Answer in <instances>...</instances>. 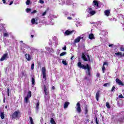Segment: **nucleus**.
I'll return each instance as SVG.
<instances>
[{
  "mask_svg": "<svg viewBox=\"0 0 124 124\" xmlns=\"http://www.w3.org/2000/svg\"><path fill=\"white\" fill-rule=\"evenodd\" d=\"M25 57L26 60H27L28 62H30V61H31V55H30V54H29L26 53L25 55Z\"/></svg>",
  "mask_w": 124,
  "mask_h": 124,
  "instance_id": "nucleus-10",
  "label": "nucleus"
},
{
  "mask_svg": "<svg viewBox=\"0 0 124 124\" xmlns=\"http://www.w3.org/2000/svg\"><path fill=\"white\" fill-rule=\"evenodd\" d=\"M104 13L106 16H109L110 15V10L105 11Z\"/></svg>",
  "mask_w": 124,
  "mask_h": 124,
  "instance_id": "nucleus-16",
  "label": "nucleus"
},
{
  "mask_svg": "<svg viewBox=\"0 0 124 124\" xmlns=\"http://www.w3.org/2000/svg\"><path fill=\"white\" fill-rule=\"evenodd\" d=\"M89 39H93V38H94V36L93 35V34H90L89 36Z\"/></svg>",
  "mask_w": 124,
  "mask_h": 124,
  "instance_id": "nucleus-18",
  "label": "nucleus"
},
{
  "mask_svg": "<svg viewBox=\"0 0 124 124\" xmlns=\"http://www.w3.org/2000/svg\"><path fill=\"white\" fill-rule=\"evenodd\" d=\"M21 43H23V41H20Z\"/></svg>",
  "mask_w": 124,
  "mask_h": 124,
  "instance_id": "nucleus-63",
  "label": "nucleus"
},
{
  "mask_svg": "<svg viewBox=\"0 0 124 124\" xmlns=\"http://www.w3.org/2000/svg\"><path fill=\"white\" fill-rule=\"evenodd\" d=\"M115 85H114V86L112 87L111 91V92H115Z\"/></svg>",
  "mask_w": 124,
  "mask_h": 124,
  "instance_id": "nucleus-37",
  "label": "nucleus"
},
{
  "mask_svg": "<svg viewBox=\"0 0 124 124\" xmlns=\"http://www.w3.org/2000/svg\"><path fill=\"white\" fill-rule=\"evenodd\" d=\"M73 59H74V56H72L71 57V61H72V60H73Z\"/></svg>",
  "mask_w": 124,
  "mask_h": 124,
  "instance_id": "nucleus-55",
  "label": "nucleus"
},
{
  "mask_svg": "<svg viewBox=\"0 0 124 124\" xmlns=\"http://www.w3.org/2000/svg\"><path fill=\"white\" fill-rule=\"evenodd\" d=\"M23 53H24V54H26V52L24 51V52H23Z\"/></svg>",
  "mask_w": 124,
  "mask_h": 124,
  "instance_id": "nucleus-64",
  "label": "nucleus"
},
{
  "mask_svg": "<svg viewBox=\"0 0 124 124\" xmlns=\"http://www.w3.org/2000/svg\"><path fill=\"white\" fill-rule=\"evenodd\" d=\"M6 98H5V97H4V98H3V103H5V100H6Z\"/></svg>",
  "mask_w": 124,
  "mask_h": 124,
  "instance_id": "nucleus-53",
  "label": "nucleus"
},
{
  "mask_svg": "<svg viewBox=\"0 0 124 124\" xmlns=\"http://www.w3.org/2000/svg\"><path fill=\"white\" fill-rule=\"evenodd\" d=\"M34 36L33 35H31V38H33V37H34Z\"/></svg>",
  "mask_w": 124,
  "mask_h": 124,
  "instance_id": "nucleus-59",
  "label": "nucleus"
},
{
  "mask_svg": "<svg viewBox=\"0 0 124 124\" xmlns=\"http://www.w3.org/2000/svg\"><path fill=\"white\" fill-rule=\"evenodd\" d=\"M5 109H7V106H5Z\"/></svg>",
  "mask_w": 124,
  "mask_h": 124,
  "instance_id": "nucleus-62",
  "label": "nucleus"
},
{
  "mask_svg": "<svg viewBox=\"0 0 124 124\" xmlns=\"http://www.w3.org/2000/svg\"><path fill=\"white\" fill-rule=\"evenodd\" d=\"M21 116H22V114L20 110L15 111L11 115L12 120L19 119V118H21Z\"/></svg>",
  "mask_w": 124,
  "mask_h": 124,
  "instance_id": "nucleus-2",
  "label": "nucleus"
},
{
  "mask_svg": "<svg viewBox=\"0 0 124 124\" xmlns=\"http://www.w3.org/2000/svg\"><path fill=\"white\" fill-rule=\"evenodd\" d=\"M100 95V91H98L96 93L95 98L97 101L99 100V96Z\"/></svg>",
  "mask_w": 124,
  "mask_h": 124,
  "instance_id": "nucleus-9",
  "label": "nucleus"
},
{
  "mask_svg": "<svg viewBox=\"0 0 124 124\" xmlns=\"http://www.w3.org/2000/svg\"><path fill=\"white\" fill-rule=\"evenodd\" d=\"M30 98H29L28 97H25L24 98V101L26 103H29V99Z\"/></svg>",
  "mask_w": 124,
  "mask_h": 124,
  "instance_id": "nucleus-27",
  "label": "nucleus"
},
{
  "mask_svg": "<svg viewBox=\"0 0 124 124\" xmlns=\"http://www.w3.org/2000/svg\"><path fill=\"white\" fill-rule=\"evenodd\" d=\"M107 85H108V83H105L104 84V87H107Z\"/></svg>",
  "mask_w": 124,
  "mask_h": 124,
  "instance_id": "nucleus-54",
  "label": "nucleus"
},
{
  "mask_svg": "<svg viewBox=\"0 0 124 124\" xmlns=\"http://www.w3.org/2000/svg\"><path fill=\"white\" fill-rule=\"evenodd\" d=\"M64 55H66V52H63L61 53L60 55V57H62V56H64Z\"/></svg>",
  "mask_w": 124,
  "mask_h": 124,
  "instance_id": "nucleus-31",
  "label": "nucleus"
},
{
  "mask_svg": "<svg viewBox=\"0 0 124 124\" xmlns=\"http://www.w3.org/2000/svg\"><path fill=\"white\" fill-rule=\"evenodd\" d=\"M88 107H87V106L85 107V114L87 115L88 114Z\"/></svg>",
  "mask_w": 124,
  "mask_h": 124,
  "instance_id": "nucleus-30",
  "label": "nucleus"
},
{
  "mask_svg": "<svg viewBox=\"0 0 124 124\" xmlns=\"http://www.w3.org/2000/svg\"><path fill=\"white\" fill-rule=\"evenodd\" d=\"M52 89V90H54L55 89V86H53Z\"/></svg>",
  "mask_w": 124,
  "mask_h": 124,
  "instance_id": "nucleus-60",
  "label": "nucleus"
},
{
  "mask_svg": "<svg viewBox=\"0 0 124 124\" xmlns=\"http://www.w3.org/2000/svg\"><path fill=\"white\" fill-rule=\"evenodd\" d=\"M51 50H52V48H50V47H48L47 48V50L49 51V52H50Z\"/></svg>",
  "mask_w": 124,
  "mask_h": 124,
  "instance_id": "nucleus-49",
  "label": "nucleus"
},
{
  "mask_svg": "<svg viewBox=\"0 0 124 124\" xmlns=\"http://www.w3.org/2000/svg\"><path fill=\"white\" fill-rule=\"evenodd\" d=\"M30 11H31V9H30V8H27V9H26V12H27V13H29V12Z\"/></svg>",
  "mask_w": 124,
  "mask_h": 124,
  "instance_id": "nucleus-36",
  "label": "nucleus"
},
{
  "mask_svg": "<svg viewBox=\"0 0 124 124\" xmlns=\"http://www.w3.org/2000/svg\"><path fill=\"white\" fill-rule=\"evenodd\" d=\"M77 111L78 112V113H80L81 112H82V109L81 108V105L80 104V102H78L77 103Z\"/></svg>",
  "mask_w": 124,
  "mask_h": 124,
  "instance_id": "nucleus-4",
  "label": "nucleus"
},
{
  "mask_svg": "<svg viewBox=\"0 0 124 124\" xmlns=\"http://www.w3.org/2000/svg\"><path fill=\"white\" fill-rule=\"evenodd\" d=\"M62 63L63 64H64V65H67V62H66V61L63 60V61H62Z\"/></svg>",
  "mask_w": 124,
  "mask_h": 124,
  "instance_id": "nucleus-32",
  "label": "nucleus"
},
{
  "mask_svg": "<svg viewBox=\"0 0 124 124\" xmlns=\"http://www.w3.org/2000/svg\"><path fill=\"white\" fill-rule=\"evenodd\" d=\"M21 74L23 77H24V76H27V74H26V71H22L21 72Z\"/></svg>",
  "mask_w": 124,
  "mask_h": 124,
  "instance_id": "nucleus-29",
  "label": "nucleus"
},
{
  "mask_svg": "<svg viewBox=\"0 0 124 124\" xmlns=\"http://www.w3.org/2000/svg\"><path fill=\"white\" fill-rule=\"evenodd\" d=\"M13 1H11L9 3V5H12V4H13Z\"/></svg>",
  "mask_w": 124,
  "mask_h": 124,
  "instance_id": "nucleus-50",
  "label": "nucleus"
},
{
  "mask_svg": "<svg viewBox=\"0 0 124 124\" xmlns=\"http://www.w3.org/2000/svg\"><path fill=\"white\" fill-rule=\"evenodd\" d=\"M70 104V103L69 102H65L64 104V109H66L67 107H68V105Z\"/></svg>",
  "mask_w": 124,
  "mask_h": 124,
  "instance_id": "nucleus-15",
  "label": "nucleus"
},
{
  "mask_svg": "<svg viewBox=\"0 0 124 124\" xmlns=\"http://www.w3.org/2000/svg\"><path fill=\"white\" fill-rule=\"evenodd\" d=\"M120 51H123V52H124V47L123 46H121L120 47Z\"/></svg>",
  "mask_w": 124,
  "mask_h": 124,
  "instance_id": "nucleus-42",
  "label": "nucleus"
},
{
  "mask_svg": "<svg viewBox=\"0 0 124 124\" xmlns=\"http://www.w3.org/2000/svg\"><path fill=\"white\" fill-rule=\"evenodd\" d=\"M95 13H96V12H95V11L93 10L92 12H90L89 14H90V15H92V16L94 15V14H95Z\"/></svg>",
  "mask_w": 124,
  "mask_h": 124,
  "instance_id": "nucleus-25",
  "label": "nucleus"
},
{
  "mask_svg": "<svg viewBox=\"0 0 124 124\" xmlns=\"http://www.w3.org/2000/svg\"><path fill=\"white\" fill-rule=\"evenodd\" d=\"M44 92L45 93V95H47L48 94V91L47 90V88H46V85H44Z\"/></svg>",
  "mask_w": 124,
  "mask_h": 124,
  "instance_id": "nucleus-13",
  "label": "nucleus"
},
{
  "mask_svg": "<svg viewBox=\"0 0 124 124\" xmlns=\"http://www.w3.org/2000/svg\"><path fill=\"white\" fill-rule=\"evenodd\" d=\"M116 82L117 83L118 85H120V86H124V83L119 78L116 79Z\"/></svg>",
  "mask_w": 124,
  "mask_h": 124,
  "instance_id": "nucleus-8",
  "label": "nucleus"
},
{
  "mask_svg": "<svg viewBox=\"0 0 124 124\" xmlns=\"http://www.w3.org/2000/svg\"><path fill=\"white\" fill-rule=\"evenodd\" d=\"M113 45H113V44H110V45H108V46H109V47H112V46H113Z\"/></svg>",
  "mask_w": 124,
  "mask_h": 124,
  "instance_id": "nucleus-56",
  "label": "nucleus"
},
{
  "mask_svg": "<svg viewBox=\"0 0 124 124\" xmlns=\"http://www.w3.org/2000/svg\"><path fill=\"white\" fill-rule=\"evenodd\" d=\"M29 119L30 120L31 124H34V123H33V120L32 119V117H30Z\"/></svg>",
  "mask_w": 124,
  "mask_h": 124,
  "instance_id": "nucleus-28",
  "label": "nucleus"
},
{
  "mask_svg": "<svg viewBox=\"0 0 124 124\" xmlns=\"http://www.w3.org/2000/svg\"><path fill=\"white\" fill-rule=\"evenodd\" d=\"M0 118L2 120H3L4 119V112H1L0 113Z\"/></svg>",
  "mask_w": 124,
  "mask_h": 124,
  "instance_id": "nucleus-24",
  "label": "nucleus"
},
{
  "mask_svg": "<svg viewBox=\"0 0 124 124\" xmlns=\"http://www.w3.org/2000/svg\"><path fill=\"white\" fill-rule=\"evenodd\" d=\"M87 122H90V119H88L86 120Z\"/></svg>",
  "mask_w": 124,
  "mask_h": 124,
  "instance_id": "nucleus-61",
  "label": "nucleus"
},
{
  "mask_svg": "<svg viewBox=\"0 0 124 124\" xmlns=\"http://www.w3.org/2000/svg\"><path fill=\"white\" fill-rule=\"evenodd\" d=\"M9 34L7 33H4L3 34V36L4 37H8V36H9Z\"/></svg>",
  "mask_w": 124,
  "mask_h": 124,
  "instance_id": "nucleus-34",
  "label": "nucleus"
},
{
  "mask_svg": "<svg viewBox=\"0 0 124 124\" xmlns=\"http://www.w3.org/2000/svg\"><path fill=\"white\" fill-rule=\"evenodd\" d=\"M39 101H38V102H37L36 104V111H38V110H39Z\"/></svg>",
  "mask_w": 124,
  "mask_h": 124,
  "instance_id": "nucleus-17",
  "label": "nucleus"
},
{
  "mask_svg": "<svg viewBox=\"0 0 124 124\" xmlns=\"http://www.w3.org/2000/svg\"><path fill=\"white\" fill-rule=\"evenodd\" d=\"M87 12L90 14V12H92L93 11V8L92 7H88L86 10Z\"/></svg>",
  "mask_w": 124,
  "mask_h": 124,
  "instance_id": "nucleus-21",
  "label": "nucleus"
},
{
  "mask_svg": "<svg viewBox=\"0 0 124 124\" xmlns=\"http://www.w3.org/2000/svg\"><path fill=\"white\" fill-rule=\"evenodd\" d=\"M96 76L97 77L100 78V74H99V73H98L96 74Z\"/></svg>",
  "mask_w": 124,
  "mask_h": 124,
  "instance_id": "nucleus-48",
  "label": "nucleus"
},
{
  "mask_svg": "<svg viewBox=\"0 0 124 124\" xmlns=\"http://www.w3.org/2000/svg\"><path fill=\"white\" fill-rule=\"evenodd\" d=\"M7 56H8V53H6L4 54L0 59V62H3L5 60V58H7Z\"/></svg>",
  "mask_w": 124,
  "mask_h": 124,
  "instance_id": "nucleus-7",
  "label": "nucleus"
},
{
  "mask_svg": "<svg viewBox=\"0 0 124 124\" xmlns=\"http://www.w3.org/2000/svg\"><path fill=\"white\" fill-rule=\"evenodd\" d=\"M84 79H85V80H88V77H85L84 78Z\"/></svg>",
  "mask_w": 124,
  "mask_h": 124,
  "instance_id": "nucleus-57",
  "label": "nucleus"
},
{
  "mask_svg": "<svg viewBox=\"0 0 124 124\" xmlns=\"http://www.w3.org/2000/svg\"><path fill=\"white\" fill-rule=\"evenodd\" d=\"M7 93L8 96H9V88L7 89Z\"/></svg>",
  "mask_w": 124,
  "mask_h": 124,
  "instance_id": "nucleus-40",
  "label": "nucleus"
},
{
  "mask_svg": "<svg viewBox=\"0 0 124 124\" xmlns=\"http://www.w3.org/2000/svg\"><path fill=\"white\" fill-rule=\"evenodd\" d=\"M82 59L84 61V62H88V59L84 53H82Z\"/></svg>",
  "mask_w": 124,
  "mask_h": 124,
  "instance_id": "nucleus-14",
  "label": "nucleus"
},
{
  "mask_svg": "<svg viewBox=\"0 0 124 124\" xmlns=\"http://www.w3.org/2000/svg\"><path fill=\"white\" fill-rule=\"evenodd\" d=\"M67 19H68V20H72V17H70V16H68V17H67Z\"/></svg>",
  "mask_w": 124,
  "mask_h": 124,
  "instance_id": "nucleus-51",
  "label": "nucleus"
},
{
  "mask_svg": "<svg viewBox=\"0 0 124 124\" xmlns=\"http://www.w3.org/2000/svg\"><path fill=\"white\" fill-rule=\"evenodd\" d=\"M62 50H64V51L66 50V46H64V47H62Z\"/></svg>",
  "mask_w": 124,
  "mask_h": 124,
  "instance_id": "nucleus-47",
  "label": "nucleus"
},
{
  "mask_svg": "<svg viewBox=\"0 0 124 124\" xmlns=\"http://www.w3.org/2000/svg\"><path fill=\"white\" fill-rule=\"evenodd\" d=\"M116 57H118V58H123L124 57V53H122V52H116L115 53Z\"/></svg>",
  "mask_w": 124,
  "mask_h": 124,
  "instance_id": "nucleus-5",
  "label": "nucleus"
},
{
  "mask_svg": "<svg viewBox=\"0 0 124 124\" xmlns=\"http://www.w3.org/2000/svg\"><path fill=\"white\" fill-rule=\"evenodd\" d=\"M50 124H56V121L54 120V118H51L50 119Z\"/></svg>",
  "mask_w": 124,
  "mask_h": 124,
  "instance_id": "nucleus-22",
  "label": "nucleus"
},
{
  "mask_svg": "<svg viewBox=\"0 0 124 124\" xmlns=\"http://www.w3.org/2000/svg\"><path fill=\"white\" fill-rule=\"evenodd\" d=\"M78 66L79 67V68H82V69H87V71L86 72V74L88 75V76H92V72H91V69H92V67L90 66L89 64H87L86 65L82 64L81 62H78Z\"/></svg>",
  "mask_w": 124,
  "mask_h": 124,
  "instance_id": "nucleus-1",
  "label": "nucleus"
},
{
  "mask_svg": "<svg viewBox=\"0 0 124 124\" xmlns=\"http://www.w3.org/2000/svg\"><path fill=\"white\" fill-rule=\"evenodd\" d=\"M39 2H40V3L43 4V3H44V1H43V0H40Z\"/></svg>",
  "mask_w": 124,
  "mask_h": 124,
  "instance_id": "nucleus-44",
  "label": "nucleus"
},
{
  "mask_svg": "<svg viewBox=\"0 0 124 124\" xmlns=\"http://www.w3.org/2000/svg\"><path fill=\"white\" fill-rule=\"evenodd\" d=\"M74 32V30H72L71 31H69V30H67L65 31L64 34L65 35H70V34H72Z\"/></svg>",
  "mask_w": 124,
  "mask_h": 124,
  "instance_id": "nucleus-6",
  "label": "nucleus"
},
{
  "mask_svg": "<svg viewBox=\"0 0 124 124\" xmlns=\"http://www.w3.org/2000/svg\"><path fill=\"white\" fill-rule=\"evenodd\" d=\"M42 72L43 75V78L45 79V81H46L47 80V78L46 77V68H45V67H42Z\"/></svg>",
  "mask_w": 124,
  "mask_h": 124,
  "instance_id": "nucleus-3",
  "label": "nucleus"
},
{
  "mask_svg": "<svg viewBox=\"0 0 124 124\" xmlns=\"http://www.w3.org/2000/svg\"><path fill=\"white\" fill-rule=\"evenodd\" d=\"M102 70L103 71V73H104V70H105V66H103L102 68Z\"/></svg>",
  "mask_w": 124,
  "mask_h": 124,
  "instance_id": "nucleus-39",
  "label": "nucleus"
},
{
  "mask_svg": "<svg viewBox=\"0 0 124 124\" xmlns=\"http://www.w3.org/2000/svg\"><path fill=\"white\" fill-rule=\"evenodd\" d=\"M104 65H108V62H104L103 63V65L104 66Z\"/></svg>",
  "mask_w": 124,
  "mask_h": 124,
  "instance_id": "nucleus-43",
  "label": "nucleus"
},
{
  "mask_svg": "<svg viewBox=\"0 0 124 124\" xmlns=\"http://www.w3.org/2000/svg\"><path fill=\"white\" fill-rule=\"evenodd\" d=\"M5 0H2L3 3L4 4H5V2H6V1H5Z\"/></svg>",
  "mask_w": 124,
  "mask_h": 124,
  "instance_id": "nucleus-58",
  "label": "nucleus"
},
{
  "mask_svg": "<svg viewBox=\"0 0 124 124\" xmlns=\"http://www.w3.org/2000/svg\"><path fill=\"white\" fill-rule=\"evenodd\" d=\"M80 40H81V36H78L74 40V43H78V42H80Z\"/></svg>",
  "mask_w": 124,
  "mask_h": 124,
  "instance_id": "nucleus-11",
  "label": "nucleus"
},
{
  "mask_svg": "<svg viewBox=\"0 0 124 124\" xmlns=\"http://www.w3.org/2000/svg\"><path fill=\"white\" fill-rule=\"evenodd\" d=\"M47 13L46 11L42 14V16H45L46 15V14Z\"/></svg>",
  "mask_w": 124,
  "mask_h": 124,
  "instance_id": "nucleus-45",
  "label": "nucleus"
},
{
  "mask_svg": "<svg viewBox=\"0 0 124 124\" xmlns=\"http://www.w3.org/2000/svg\"><path fill=\"white\" fill-rule=\"evenodd\" d=\"M26 97L29 98H30V97H31V91L28 92L27 93V96Z\"/></svg>",
  "mask_w": 124,
  "mask_h": 124,
  "instance_id": "nucleus-19",
  "label": "nucleus"
},
{
  "mask_svg": "<svg viewBox=\"0 0 124 124\" xmlns=\"http://www.w3.org/2000/svg\"><path fill=\"white\" fill-rule=\"evenodd\" d=\"M93 6L94 7H98V2L96 0H94L93 1Z\"/></svg>",
  "mask_w": 124,
  "mask_h": 124,
  "instance_id": "nucleus-12",
  "label": "nucleus"
},
{
  "mask_svg": "<svg viewBox=\"0 0 124 124\" xmlns=\"http://www.w3.org/2000/svg\"><path fill=\"white\" fill-rule=\"evenodd\" d=\"M119 98H124V96H123V94H120L118 96Z\"/></svg>",
  "mask_w": 124,
  "mask_h": 124,
  "instance_id": "nucleus-38",
  "label": "nucleus"
},
{
  "mask_svg": "<svg viewBox=\"0 0 124 124\" xmlns=\"http://www.w3.org/2000/svg\"><path fill=\"white\" fill-rule=\"evenodd\" d=\"M31 23L32 25H34V24H36V25H37V22H35V19L32 18L31 20Z\"/></svg>",
  "mask_w": 124,
  "mask_h": 124,
  "instance_id": "nucleus-20",
  "label": "nucleus"
},
{
  "mask_svg": "<svg viewBox=\"0 0 124 124\" xmlns=\"http://www.w3.org/2000/svg\"><path fill=\"white\" fill-rule=\"evenodd\" d=\"M30 3H31V0H27L26 2L27 5H30Z\"/></svg>",
  "mask_w": 124,
  "mask_h": 124,
  "instance_id": "nucleus-33",
  "label": "nucleus"
},
{
  "mask_svg": "<svg viewBox=\"0 0 124 124\" xmlns=\"http://www.w3.org/2000/svg\"><path fill=\"white\" fill-rule=\"evenodd\" d=\"M36 12H37V11H36V10H34V11H33L32 12H31V14H34L36 13Z\"/></svg>",
  "mask_w": 124,
  "mask_h": 124,
  "instance_id": "nucleus-41",
  "label": "nucleus"
},
{
  "mask_svg": "<svg viewBox=\"0 0 124 124\" xmlns=\"http://www.w3.org/2000/svg\"><path fill=\"white\" fill-rule=\"evenodd\" d=\"M106 107H107V108H108V109H110V108H111V106H110V104H109V102H107L106 103Z\"/></svg>",
  "mask_w": 124,
  "mask_h": 124,
  "instance_id": "nucleus-23",
  "label": "nucleus"
},
{
  "mask_svg": "<svg viewBox=\"0 0 124 124\" xmlns=\"http://www.w3.org/2000/svg\"><path fill=\"white\" fill-rule=\"evenodd\" d=\"M34 69V63H32L31 65V69L33 70Z\"/></svg>",
  "mask_w": 124,
  "mask_h": 124,
  "instance_id": "nucleus-35",
  "label": "nucleus"
},
{
  "mask_svg": "<svg viewBox=\"0 0 124 124\" xmlns=\"http://www.w3.org/2000/svg\"><path fill=\"white\" fill-rule=\"evenodd\" d=\"M95 122L96 124H98V122L97 121V118L96 117L95 118Z\"/></svg>",
  "mask_w": 124,
  "mask_h": 124,
  "instance_id": "nucleus-52",
  "label": "nucleus"
},
{
  "mask_svg": "<svg viewBox=\"0 0 124 124\" xmlns=\"http://www.w3.org/2000/svg\"><path fill=\"white\" fill-rule=\"evenodd\" d=\"M87 58L88 59L89 62H91V58H90V55H87Z\"/></svg>",
  "mask_w": 124,
  "mask_h": 124,
  "instance_id": "nucleus-46",
  "label": "nucleus"
},
{
  "mask_svg": "<svg viewBox=\"0 0 124 124\" xmlns=\"http://www.w3.org/2000/svg\"><path fill=\"white\" fill-rule=\"evenodd\" d=\"M31 82L32 83V85H35V79L34 78H32Z\"/></svg>",
  "mask_w": 124,
  "mask_h": 124,
  "instance_id": "nucleus-26",
  "label": "nucleus"
}]
</instances>
